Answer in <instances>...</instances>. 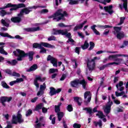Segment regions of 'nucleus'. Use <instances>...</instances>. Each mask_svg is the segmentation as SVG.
I'll list each match as a JSON object with an SVG mask.
<instances>
[{"label": "nucleus", "instance_id": "f257e3e1", "mask_svg": "<svg viewBox=\"0 0 128 128\" xmlns=\"http://www.w3.org/2000/svg\"><path fill=\"white\" fill-rule=\"evenodd\" d=\"M46 8V6H32L31 7H28L26 8H24L21 10L20 12V13L18 14V16H16V17H13L11 18V21L12 22H15V23H18V22H22V18L20 16H22L24 14H28L29 12H32V8H34V10L36 8Z\"/></svg>", "mask_w": 128, "mask_h": 128}, {"label": "nucleus", "instance_id": "f03ea898", "mask_svg": "<svg viewBox=\"0 0 128 128\" xmlns=\"http://www.w3.org/2000/svg\"><path fill=\"white\" fill-rule=\"evenodd\" d=\"M13 54L16 56H18L17 60H22V58L26 56H29V60H34V52L31 51L26 54L24 51L20 49H17L16 51L13 52Z\"/></svg>", "mask_w": 128, "mask_h": 128}, {"label": "nucleus", "instance_id": "7ed1b4c3", "mask_svg": "<svg viewBox=\"0 0 128 128\" xmlns=\"http://www.w3.org/2000/svg\"><path fill=\"white\" fill-rule=\"evenodd\" d=\"M52 34H62V36H66L68 38L67 42H74V40L72 39V34H70V33H68V30H66V29L64 30L53 29Z\"/></svg>", "mask_w": 128, "mask_h": 128}, {"label": "nucleus", "instance_id": "20e7f679", "mask_svg": "<svg viewBox=\"0 0 128 128\" xmlns=\"http://www.w3.org/2000/svg\"><path fill=\"white\" fill-rule=\"evenodd\" d=\"M67 14L66 11H63L60 9L58 10L54 15L48 17V18H52L55 22H60V20H64V16H66Z\"/></svg>", "mask_w": 128, "mask_h": 128}, {"label": "nucleus", "instance_id": "39448f33", "mask_svg": "<svg viewBox=\"0 0 128 128\" xmlns=\"http://www.w3.org/2000/svg\"><path fill=\"white\" fill-rule=\"evenodd\" d=\"M114 30L113 34L116 36L118 40H122L124 36V34L120 31L122 27L114 26Z\"/></svg>", "mask_w": 128, "mask_h": 128}, {"label": "nucleus", "instance_id": "423d86ee", "mask_svg": "<svg viewBox=\"0 0 128 128\" xmlns=\"http://www.w3.org/2000/svg\"><path fill=\"white\" fill-rule=\"evenodd\" d=\"M33 48H40L41 46H44V48H54V46L52 45L48 42H41L40 44L34 43L32 45Z\"/></svg>", "mask_w": 128, "mask_h": 128}, {"label": "nucleus", "instance_id": "0eeeda50", "mask_svg": "<svg viewBox=\"0 0 128 128\" xmlns=\"http://www.w3.org/2000/svg\"><path fill=\"white\" fill-rule=\"evenodd\" d=\"M82 84L84 88H86V82L84 80H75L71 82V86L73 88H76L78 84Z\"/></svg>", "mask_w": 128, "mask_h": 128}, {"label": "nucleus", "instance_id": "6e6552de", "mask_svg": "<svg viewBox=\"0 0 128 128\" xmlns=\"http://www.w3.org/2000/svg\"><path fill=\"white\" fill-rule=\"evenodd\" d=\"M18 122L19 124H22V122H24V120L22 119V114H20V112H18L17 116L16 115L12 116V124H16Z\"/></svg>", "mask_w": 128, "mask_h": 128}, {"label": "nucleus", "instance_id": "1a4fd4ad", "mask_svg": "<svg viewBox=\"0 0 128 128\" xmlns=\"http://www.w3.org/2000/svg\"><path fill=\"white\" fill-rule=\"evenodd\" d=\"M100 60V58L96 56L91 60H88L87 66L90 70H92L94 68V67L96 66L94 60Z\"/></svg>", "mask_w": 128, "mask_h": 128}, {"label": "nucleus", "instance_id": "9d476101", "mask_svg": "<svg viewBox=\"0 0 128 128\" xmlns=\"http://www.w3.org/2000/svg\"><path fill=\"white\" fill-rule=\"evenodd\" d=\"M6 8H10V10H16L18 8H26V5L24 4H12L10 3L8 4Z\"/></svg>", "mask_w": 128, "mask_h": 128}, {"label": "nucleus", "instance_id": "9b49d317", "mask_svg": "<svg viewBox=\"0 0 128 128\" xmlns=\"http://www.w3.org/2000/svg\"><path fill=\"white\" fill-rule=\"evenodd\" d=\"M84 102L88 104H90L92 100V93L90 91H86L84 94Z\"/></svg>", "mask_w": 128, "mask_h": 128}, {"label": "nucleus", "instance_id": "f8f14e48", "mask_svg": "<svg viewBox=\"0 0 128 128\" xmlns=\"http://www.w3.org/2000/svg\"><path fill=\"white\" fill-rule=\"evenodd\" d=\"M112 106V102L108 101L107 104L106 106H104V112L106 114H108L110 112V110Z\"/></svg>", "mask_w": 128, "mask_h": 128}, {"label": "nucleus", "instance_id": "ddd939ff", "mask_svg": "<svg viewBox=\"0 0 128 128\" xmlns=\"http://www.w3.org/2000/svg\"><path fill=\"white\" fill-rule=\"evenodd\" d=\"M47 60H50V62L52 64L53 66L58 68V60H56V58L50 55H49L48 56Z\"/></svg>", "mask_w": 128, "mask_h": 128}, {"label": "nucleus", "instance_id": "4468645a", "mask_svg": "<svg viewBox=\"0 0 128 128\" xmlns=\"http://www.w3.org/2000/svg\"><path fill=\"white\" fill-rule=\"evenodd\" d=\"M39 80V82H44L46 80V78H42L40 77V76H36V78L34 80V84L37 88H40V84L38 82V81Z\"/></svg>", "mask_w": 128, "mask_h": 128}, {"label": "nucleus", "instance_id": "2eb2a0df", "mask_svg": "<svg viewBox=\"0 0 128 128\" xmlns=\"http://www.w3.org/2000/svg\"><path fill=\"white\" fill-rule=\"evenodd\" d=\"M12 100V97L8 98L6 96H3L0 98V102H2V106H6V104H4V102H10Z\"/></svg>", "mask_w": 128, "mask_h": 128}, {"label": "nucleus", "instance_id": "dca6fc26", "mask_svg": "<svg viewBox=\"0 0 128 128\" xmlns=\"http://www.w3.org/2000/svg\"><path fill=\"white\" fill-rule=\"evenodd\" d=\"M62 92L61 88L56 90L54 88L51 87L50 88V94L51 96H54V94H58V92Z\"/></svg>", "mask_w": 128, "mask_h": 128}, {"label": "nucleus", "instance_id": "f3484780", "mask_svg": "<svg viewBox=\"0 0 128 128\" xmlns=\"http://www.w3.org/2000/svg\"><path fill=\"white\" fill-rule=\"evenodd\" d=\"M124 82L122 81H120L118 84H116V88L120 92H122L124 90V87L123 86Z\"/></svg>", "mask_w": 128, "mask_h": 128}, {"label": "nucleus", "instance_id": "a211bd4d", "mask_svg": "<svg viewBox=\"0 0 128 128\" xmlns=\"http://www.w3.org/2000/svg\"><path fill=\"white\" fill-rule=\"evenodd\" d=\"M46 83H44L42 85L40 86V90L38 92L37 96H42L44 94V90L46 88Z\"/></svg>", "mask_w": 128, "mask_h": 128}, {"label": "nucleus", "instance_id": "6ab92c4d", "mask_svg": "<svg viewBox=\"0 0 128 128\" xmlns=\"http://www.w3.org/2000/svg\"><path fill=\"white\" fill-rule=\"evenodd\" d=\"M104 10L106 12H108L110 14H112L114 12V11H112V5L104 6Z\"/></svg>", "mask_w": 128, "mask_h": 128}, {"label": "nucleus", "instance_id": "aec40b11", "mask_svg": "<svg viewBox=\"0 0 128 128\" xmlns=\"http://www.w3.org/2000/svg\"><path fill=\"white\" fill-rule=\"evenodd\" d=\"M44 120V117H40L38 120H37L36 122V123L37 124L35 126L36 128H40V126H42V120Z\"/></svg>", "mask_w": 128, "mask_h": 128}, {"label": "nucleus", "instance_id": "412c9836", "mask_svg": "<svg viewBox=\"0 0 128 128\" xmlns=\"http://www.w3.org/2000/svg\"><path fill=\"white\" fill-rule=\"evenodd\" d=\"M96 116H98L99 118H102V120L103 122H106V118H104V113H102V112L99 111L98 112V113L97 114H96Z\"/></svg>", "mask_w": 128, "mask_h": 128}, {"label": "nucleus", "instance_id": "4be33fe9", "mask_svg": "<svg viewBox=\"0 0 128 128\" xmlns=\"http://www.w3.org/2000/svg\"><path fill=\"white\" fill-rule=\"evenodd\" d=\"M86 22H88V21L85 20L82 24L75 26L74 28V32H76L78 30H80V28H82V26H84L86 24Z\"/></svg>", "mask_w": 128, "mask_h": 128}, {"label": "nucleus", "instance_id": "5701e85b", "mask_svg": "<svg viewBox=\"0 0 128 128\" xmlns=\"http://www.w3.org/2000/svg\"><path fill=\"white\" fill-rule=\"evenodd\" d=\"M36 68H38V65L34 64L33 66H32L31 67H30L29 69H27L26 70V72H34V70H36Z\"/></svg>", "mask_w": 128, "mask_h": 128}, {"label": "nucleus", "instance_id": "b1692460", "mask_svg": "<svg viewBox=\"0 0 128 128\" xmlns=\"http://www.w3.org/2000/svg\"><path fill=\"white\" fill-rule=\"evenodd\" d=\"M116 58H118V54L109 56L108 57V60H114L115 62Z\"/></svg>", "mask_w": 128, "mask_h": 128}, {"label": "nucleus", "instance_id": "393cba45", "mask_svg": "<svg viewBox=\"0 0 128 128\" xmlns=\"http://www.w3.org/2000/svg\"><path fill=\"white\" fill-rule=\"evenodd\" d=\"M26 30L27 32H38L40 30V27L27 28Z\"/></svg>", "mask_w": 128, "mask_h": 128}, {"label": "nucleus", "instance_id": "a878e982", "mask_svg": "<svg viewBox=\"0 0 128 128\" xmlns=\"http://www.w3.org/2000/svg\"><path fill=\"white\" fill-rule=\"evenodd\" d=\"M0 36H3L4 38H14V37H12L10 35L8 34V33H2L0 32Z\"/></svg>", "mask_w": 128, "mask_h": 128}, {"label": "nucleus", "instance_id": "bb28decb", "mask_svg": "<svg viewBox=\"0 0 128 128\" xmlns=\"http://www.w3.org/2000/svg\"><path fill=\"white\" fill-rule=\"evenodd\" d=\"M6 64H11L12 66H16L18 64V61L16 60H12V61L7 60Z\"/></svg>", "mask_w": 128, "mask_h": 128}, {"label": "nucleus", "instance_id": "cd10ccee", "mask_svg": "<svg viewBox=\"0 0 128 128\" xmlns=\"http://www.w3.org/2000/svg\"><path fill=\"white\" fill-rule=\"evenodd\" d=\"M4 46H0V54H4V56H8V53L6 52V50H4Z\"/></svg>", "mask_w": 128, "mask_h": 128}, {"label": "nucleus", "instance_id": "c85d7f7f", "mask_svg": "<svg viewBox=\"0 0 128 128\" xmlns=\"http://www.w3.org/2000/svg\"><path fill=\"white\" fill-rule=\"evenodd\" d=\"M57 116H58V120H59V122H60V120H62V118H64V112H58L57 113Z\"/></svg>", "mask_w": 128, "mask_h": 128}, {"label": "nucleus", "instance_id": "c756f323", "mask_svg": "<svg viewBox=\"0 0 128 128\" xmlns=\"http://www.w3.org/2000/svg\"><path fill=\"white\" fill-rule=\"evenodd\" d=\"M74 100L78 102V105L81 106L82 104V98L78 97H74Z\"/></svg>", "mask_w": 128, "mask_h": 128}, {"label": "nucleus", "instance_id": "7c9ffc66", "mask_svg": "<svg viewBox=\"0 0 128 128\" xmlns=\"http://www.w3.org/2000/svg\"><path fill=\"white\" fill-rule=\"evenodd\" d=\"M88 46H90V44H88V41H85L84 44L82 46V50H86Z\"/></svg>", "mask_w": 128, "mask_h": 128}, {"label": "nucleus", "instance_id": "2f4dec72", "mask_svg": "<svg viewBox=\"0 0 128 128\" xmlns=\"http://www.w3.org/2000/svg\"><path fill=\"white\" fill-rule=\"evenodd\" d=\"M6 22H8V20H4L2 19L1 20V23L2 24H3V26H6L8 28V24Z\"/></svg>", "mask_w": 128, "mask_h": 128}, {"label": "nucleus", "instance_id": "473e14b6", "mask_svg": "<svg viewBox=\"0 0 128 128\" xmlns=\"http://www.w3.org/2000/svg\"><path fill=\"white\" fill-rule=\"evenodd\" d=\"M58 26H60V28H72V25H65L64 24V23H60L58 24Z\"/></svg>", "mask_w": 128, "mask_h": 128}, {"label": "nucleus", "instance_id": "72a5a7b5", "mask_svg": "<svg viewBox=\"0 0 128 128\" xmlns=\"http://www.w3.org/2000/svg\"><path fill=\"white\" fill-rule=\"evenodd\" d=\"M97 26L98 28H102V29L112 28V26H110L108 25H106V26L98 25Z\"/></svg>", "mask_w": 128, "mask_h": 128}, {"label": "nucleus", "instance_id": "f704fd0d", "mask_svg": "<svg viewBox=\"0 0 128 128\" xmlns=\"http://www.w3.org/2000/svg\"><path fill=\"white\" fill-rule=\"evenodd\" d=\"M60 106H62V103L59 104L58 106H55V112H60Z\"/></svg>", "mask_w": 128, "mask_h": 128}, {"label": "nucleus", "instance_id": "c9c22d12", "mask_svg": "<svg viewBox=\"0 0 128 128\" xmlns=\"http://www.w3.org/2000/svg\"><path fill=\"white\" fill-rule=\"evenodd\" d=\"M94 124L96 126H98L100 128H102V126L101 120H100L98 122H94Z\"/></svg>", "mask_w": 128, "mask_h": 128}, {"label": "nucleus", "instance_id": "e433bc0d", "mask_svg": "<svg viewBox=\"0 0 128 128\" xmlns=\"http://www.w3.org/2000/svg\"><path fill=\"white\" fill-rule=\"evenodd\" d=\"M124 20H126V17L123 16V17H120V22L119 24H118V26H122V24H124Z\"/></svg>", "mask_w": 128, "mask_h": 128}, {"label": "nucleus", "instance_id": "4c0bfd02", "mask_svg": "<svg viewBox=\"0 0 128 128\" xmlns=\"http://www.w3.org/2000/svg\"><path fill=\"white\" fill-rule=\"evenodd\" d=\"M58 70L56 68H50L49 70L50 74H56V72H58Z\"/></svg>", "mask_w": 128, "mask_h": 128}, {"label": "nucleus", "instance_id": "58836bf2", "mask_svg": "<svg viewBox=\"0 0 128 128\" xmlns=\"http://www.w3.org/2000/svg\"><path fill=\"white\" fill-rule=\"evenodd\" d=\"M40 54H46V49L42 47V46H41V48H40Z\"/></svg>", "mask_w": 128, "mask_h": 128}, {"label": "nucleus", "instance_id": "ea45409f", "mask_svg": "<svg viewBox=\"0 0 128 128\" xmlns=\"http://www.w3.org/2000/svg\"><path fill=\"white\" fill-rule=\"evenodd\" d=\"M72 64L74 68H76L78 66V64H76V59L72 60Z\"/></svg>", "mask_w": 128, "mask_h": 128}, {"label": "nucleus", "instance_id": "a19ab883", "mask_svg": "<svg viewBox=\"0 0 128 128\" xmlns=\"http://www.w3.org/2000/svg\"><path fill=\"white\" fill-rule=\"evenodd\" d=\"M68 2H70L69 4H78V2L77 0H68Z\"/></svg>", "mask_w": 128, "mask_h": 128}, {"label": "nucleus", "instance_id": "79ce46f5", "mask_svg": "<svg viewBox=\"0 0 128 128\" xmlns=\"http://www.w3.org/2000/svg\"><path fill=\"white\" fill-rule=\"evenodd\" d=\"M42 106H44V104H38L36 106L35 110H42Z\"/></svg>", "mask_w": 128, "mask_h": 128}, {"label": "nucleus", "instance_id": "37998d69", "mask_svg": "<svg viewBox=\"0 0 128 128\" xmlns=\"http://www.w3.org/2000/svg\"><path fill=\"white\" fill-rule=\"evenodd\" d=\"M1 84L4 88H10V86L4 82H2Z\"/></svg>", "mask_w": 128, "mask_h": 128}, {"label": "nucleus", "instance_id": "c03bdc74", "mask_svg": "<svg viewBox=\"0 0 128 128\" xmlns=\"http://www.w3.org/2000/svg\"><path fill=\"white\" fill-rule=\"evenodd\" d=\"M115 62H117V64H122V62H124V59L118 58H116L115 60Z\"/></svg>", "mask_w": 128, "mask_h": 128}, {"label": "nucleus", "instance_id": "a18cd8bd", "mask_svg": "<svg viewBox=\"0 0 128 128\" xmlns=\"http://www.w3.org/2000/svg\"><path fill=\"white\" fill-rule=\"evenodd\" d=\"M90 47L88 48V50H92L94 48V42H90Z\"/></svg>", "mask_w": 128, "mask_h": 128}, {"label": "nucleus", "instance_id": "49530a36", "mask_svg": "<svg viewBox=\"0 0 128 128\" xmlns=\"http://www.w3.org/2000/svg\"><path fill=\"white\" fill-rule=\"evenodd\" d=\"M6 14V12L4 10L0 11V16H4Z\"/></svg>", "mask_w": 128, "mask_h": 128}, {"label": "nucleus", "instance_id": "de8ad7c7", "mask_svg": "<svg viewBox=\"0 0 128 128\" xmlns=\"http://www.w3.org/2000/svg\"><path fill=\"white\" fill-rule=\"evenodd\" d=\"M32 114V111L31 110H29L26 112V116H29Z\"/></svg>", "mask_w": 128, "mask_h": 128}, {"label": "nucleus", "instance_id": "09e8293b", "mask_svg": "<svg viewBox=\"0 0 128 128\" xmlns=\"http://www.w3.org/2000/svg\"><path fill=\"white\" fill-rule=\"evenodd\" d=\"M110 2H112V0H102V4L106 6V2L108 4Z\"/></svg>", "mask_w": 128, "mask_h": 128}, {"label": "nucleus", "instance_id": "8fccbe9b", "mask_svg": "<svg viewBox=\"0 0 128 128\" xmlns=\"http://www.w3.org/2000/svg\"><path fill=\"white\" fill-rule=\"evenodd\" d=\"M48 40L49 42H50V40H56V37L54 36H50V37L48 38Z\"/></svg>", "mask_w": 128, "mask_h": 128}, {"label": "nucleus", "instance_id": "3c124183", "mask_svg": "<svg viewBox=\"0 0 128 128\" xmlns=\"http://www.w3.org/2000/svg\"><path fill=\"white\" fill-rule=\"evenodd\" d=\"M80 126H82L80 124L76 123L74 124L73 125V128H80Z\"/></svg>", "mask_w": 128, "mask_h": 128}, {"label": "nucleus", "instance_id": "603ef678", "mask_svg": "<svg viewBox=\"0 0 128 128\" xmlns=\"http://www.w3.org/2000/svg\"><path fill=\"white\" fill-rule=\"evenodd\" d=\"M128 41H124V42L123 45H122L120 48H124V46H128Z\"/></svg>", "mask_w": 128, "mask_h": 128}, {"label": "nucleus", "instance_id": "864d4df0", "mask_svg": "<svg viewBox=\"0 0 128 128\" xmlns=\"http://www.w3.org/2000/svg\"><path fill=\"white\" fill-rule=\"evenodd\" d=\"M67 110L68 112H72V105H68Z\"/></svg>", "mask_w": 128, "mask_h": 128}, {"label": "nucleus", "instance_id": "5fc2aeb1", "mask_svg": "<svg viewBox=\"0 0 128 128\" xmlns=\"http://www.w3.org/2000/svg\"><path fill=\"white\" fill-rule=\"evenodd\" d=\"M12 76H17V78H20V74L16 73V72H14L12 74Z\"/></svg>", "mask_w": 128, "mask_h": 128}, {"label": "nucleus", "instance_id": "6e6d98bb", "mask_svg": "<svg viewBox=\"0 0 128 128\" xmlns=\"http://www.w3.org/2000/svg\"><path fill=\"white\" fill-rule=\"evenodd\" d=\"M84 110H87V112L89 113V114H92V110L90 108H84Z\"/></svg>", "mask_w": 128, "mask_h": 128}, {"label": "nucleus", "instance_id": "4d7b16f0", "mask_svg": "<svg viewBox=\"0 0 128 128\" xmlns=\"http://www.w3.org/2000/svg\"><path fill=\"white\" fill-rule=\"evenodd\" d=\"M41 14H47L48 12V9H43L40 11Z\"/></svg>", "mask_w": 128, "mask_h": 128}, {"label": "nucleus", "instance_id": "13d9d810", "mask_svg": "<svg viewBox=\"0 0 128 128\" xmlns=\"http://www.w3.org/2000/svg\"><path fill=\"white\" fill-rule=\"evenodd\" d=\"M16 82H24V79L22 78H18L16 80Z\"/></svg>", "mask_w": 128, "mask_h": 128}, {"label": "nucleus", "instance_id": "bf43d9fd", "mask_svg": "<svg viewBox=\"0 0 128 128\" xmlns=\"http://www.w3.org/2000/svg\"><path fill=\"white\" fill-rule=\"evenodd\" d=\"M80 47H76L75 50V52L78 54H80Z\"/></svg>", "mask_w": 128, "mask_h": 128}, {"label": "nucleus", "instance_id": "052dcab7", "mask_svg": "<svg viewBox=\"0 0 128 128\" xmlns=\"http://www.w3.org/2000/svg\"><path fill=\"white\" fill-rule=\"evenodd\" d=\"M94 32L96 35V36H100V32L98 31V30L96 29L94 30H93Z\"/></svg>", "mask_w": 128, "mask_h": 128}, {"label": "nucleus", "instance_id": "680f3d73", "mask_svg": "<svg viewBox=\"0 0 128 128\" xmlns=\"http://www.w3.org/2000/svg\"><path fill=\"white\" fill-rule=\"evenodd\" d=\"M66 74H63L62 75V76L60 78V80H64V79L66 78Z\"/></svg>", "mask_w": 128, "mask_h": 128}, {"label": "nucleus", "instance_id": "e2e57ef3", "mask_svg": "<svg viewBox=\"0 0 128 128\" xmlns=\"http://www.w3.org/2000/svg\"><path fill=\"white\" fill-rule=\"evenodd\" d=\"M114 102L116 104H120V100H114Z\"/></svg>", "mask_w": 128, "mask_h": 128}, {"label": "nucleus", "instance_id": "0e129e2a", "mask_svg": "<svg viewBox=\"0 0 128 128\" xmlns=\"http://www.w3.org/2000/svg\"><path fill=\"white\" fill-rule=\"evenodd\" d=\"M118 82V77H114V84Z\"/></svg>", "mask_w": 128, "mask_h": 128}, {"label": "nucleus", "instance_id": "69168bd1", "mask_svg": "<svg viewBox=\"0 0 128 128\" xmlns=\"http://www.w3.org/2000/svg\"><path fill=\"white\" fill-rule=\"evenodd\" d=\"M20 96H26V93L24 92H20Z\"/></svg>", "mask_w": 128, "mask_h": 128}, {"label": "nucleus", "instance_id": "338daca9", "mask_svg": "<svg viewBox=\"0 0 128 128\" xmlns=\"http://www.w3.org/2000/svg\"><path fill=\"white\" fill-rule=\"evenodd\" d=\"M38 97H36L32 98V100H31V102H36V100H38Z\"/></svg>", "mask_w": 128, "mask_h": 128}, {"label": "nucleus", "instance_id": "774afa93", "mask_svg": "<svg viewBox=\"0 0 128 128\" xmlns=\"http://www.w3.org/2000/svg\"><path fill=\"white\" fill-rule=\"evenodd\" d=\"M78 35L79 36H80V38H84L82 33L78 32Z\"/></svg>", "mask_w": 128, "mask_h": 128}]
</instances>
